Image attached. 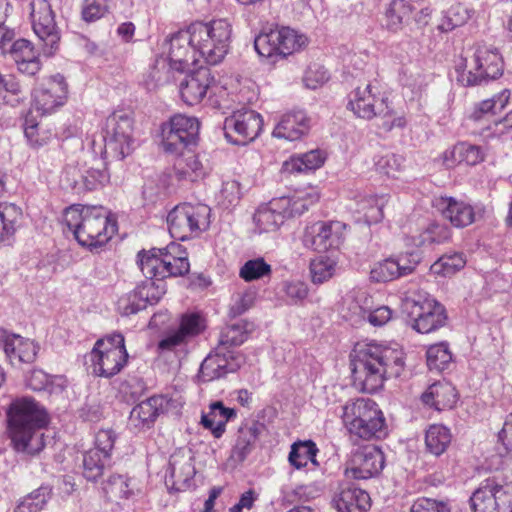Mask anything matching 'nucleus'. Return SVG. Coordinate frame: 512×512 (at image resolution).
Here are the masks:
<instances>
[{"label":"nucleus","mask_w":512,"mask_h":512,"mask_svg":"<svg viewBox=\"0 0 512 512\" xmlns=\"http://www.w3.org/2000/svg\"><path fill=\"white\" fill-rule=\"evenodd\" d=\"M100 156L93 148L92 151L84 152L83 161L79 168H68L66 174H71L72 170H78L79 178L73 179V187L79 191H92L105 186L110 181V175L107 171V163L103 157L102 146H99Z\"/></svg>","instance_id":"18"},{"label":"nucleus","mask_w":512,"mask_h":512,"mask_svg":"<svg viewBox=\"0 0 512 512\" xmlns=\"http://www.w3.org/2000/svg\"><path fill=\"white\" fill-rule=\"evenodd\" d=\"M346 225L340 221H317L306 225L302 243L316 252L337 249L344 241Z\"/></svg>","instance_id":"17"},{"label":"nucleus","mask_w":512,"mask_h":512,"mask_svg":"<svg viewBox=\"0 0 512 512\" xmlns=\"http://www.w3.org/2000/svg\"><path fill=\"white\" fill-rule=\"evenodd\" d=\"M103 490L112 500L129 499L141 492L135 479L112 475L105 482Z\"/></svg>","instance_id":"44"},{"label":"nucleus","mask_w":512,"mask_h":512,"mask_svg":"<svg viewBox=\"0 0 512 512\" xmlns=\"http://www.w3.org/2000/svg\"><path fill=\"white\" fill-rule=\"evenodd\" d=\"M320 198L316 188L310 187L304 190L296 191L290 196L277 198L279 206L282 207L285 218L302 215L315 204Z\"/></svg>","instance_id":"33"},{"label":"nucleus","mask_w":512,"mask_h":512,"mask_svg":"<svg viewBox=\"0 0 512 512\" xmlns=\"http://www.w3.org/2000/svg\"><path fill=\"white\" fill-rule=\"evenodd\" d=\"M339 315L343 320H391L393 313L388 306H376L369 293L362 288L349 291L339 306Z\"/></svg>","instance_id":"15"},{"label":"nucleus","mask_w":512,"mask_h":512,"mask_svg":"<svg viewBox=\"0 0 512 512\" xmlns=\"http://www.w3.org/2000/svg\"><path fill=\"white\" fill-rule=\"evenodd\" d=\"M240 183L235 179L225 180L219 194V203L225 207L235 206L241 198Z\"/></svg>","instance_id":"62"},{"label":"nucleus","mask_w":512,"mask_h":512,"mask_svg":"<svg viewBox=\"0 0 512 512\" xmlns=\"http://www.w3.org/2000/svg\"><path fill=\"white\" fill-rule=\"evenodd\" d=\"M404 162L403 156L387 153L376 158L375 168L377 172L394 178L404 168Z\"/></svg>","instance_id":"59"},{"label":"nucleus","mask_w":512,"mask_h":512,"mask_svg":"<svg viewBox=\"0 0 512 512\" xmlns=\"http://www.w3.org/2000/svg\"><path fill=\"white\" fill-rule=\"evenodd\" d=\"M475 14L468 6L457 3L452 5L444 14L439 28L443 32H449L456 27L466 24Z\"/></svg>","instance_id":"51"},{"label":"nucleus","mask_w":512,"mask_h":512,"mask_svg":"<svg viewBox=\"0 0 512 512\" xmlns=\"http://www.w3.org/2000/svg\"><path fill=\"white\" fill-rule=\"evenodd\" d=\"M261 425L257 422L242 425L238 430L236 443L232 449L231 457L242 462L253 450L258 439Z\"/></svg>","instance_id":"41"},{"label":"nucleus","mask_w":512,"mask_h":512,"mask_svg":"<svg viewBox=\"0 0 512 512\" xmlns=\"http://www.w3.org/2000/svg\"><path fill=\"white\" fill-rule=\"evenodd\" d=\"M245 362L244 356L217 346L215 353L209 354L200 366L203 381H212L237 371Z\"/></svg>","instance_id":"23"},{"label":"nucleus","mask_w":512,"mask_h":512,"mask_svg":"<svg viewBox=\"0 0 512 512\" xmlns=\"http://www.w3.org/2000/svg\"><path fill=\"white\" fill-rule=\"evenodd\" d=\"M210 214L211 209L206 204L183 203L177 205L167 216L168 230L173 238L188 239L209 227Z\"/></svg>","instance_id":"10"},{"label":"nucleus","mask_w":512,"mask_h":512,"mask_svg":"<svg viewBox=\"0 0 512 512\" xmlns=\"http://www.w3.org/2000/svg\"><path fill=\"white\" fill-rule=\"evenodd\" d=\"M63 220L78 243L91 250L105 245L116 232V223L101 206L72 205Z\"/></svg>","instance_id":"5"},{"label":"nucleus","mask_w":512,"mask_h":512,"mask_svg":"<svg viewBox=\"0 0 512 512\" xmlns=\"http://www.w3.org/2000/svg\"><path fill=\"white\" fill-rule=\"evenodd\" d=\"M307 42L306 35L289 27H281L257 35L254 48L260 57L275 62L300 51Z\"/></svg>","instance_id":"9"},{"label":"nucleus","mask_w":512,"mask_h":512,"mask_svg":"<svg viewBox=\"0 0 512 512\" xmlns=\"http://www.w3.org/2000/svg\"><path fill=\"white\" fill-rule=\"evenodd\" d=\"M465 264L466 259L462 253L445 254L431 265L430 272L436 276L449 277L464 268Z\"/></svg>","instance_id":"54"},{"label":"nucleus","mask_w":512,"mask_h":512,"mask_svg":"<svg viewBox=\"0 0 512 512\" xmlns=\"http://www.w3.org/2000/svg\"><path fill=\"white\" fill-rule=\"evenodd\" d=\"M68 98L65 78L54 75L40 82L32 92V106L41 115H50L62 107Z\"/></svg>","instance_id":"19"},{"label":"nucleus","mask_w":512,"mask_h":512,"mask_svg":"<svg viewBox=\"0 0 512 512\" xmlns=\"http://www.w3.org/2000/svg\"><path fill=\"white\" fill-rule=\"evenodd\" d=\"M436 206L445 219L457 228L466 227L476 220L477 212L469 203L453 197H441Z\"/></svg>","instance_id":"31"},{"label":"nucleus","mask_w":512,"mask_h":512,"mask_svg":"<svg viewBox=\"0 0 512 512\" xmlns=\"http://www.w3.org/2000/svg\"><path fill=\"white\" fill-rule=\"evenodd\" d=\"M89 359L94 375L110 378L118 374L128 361L123 335L112 334L97 340Z\"/></svg>","instance_id":"8"},{"label":"nucleus","mask_w":512,"mask_h":512,"mask_svg":"<svg viewBox=\"0 0 512 512\" xmlns=\"http://www.w3.org/2000/svg\"><path fill=\"white\" fill-rule=\"evenodd\" d=\"M510 91L503 90L492 98L485 99L478 103L470 114V119L474 122L488 120L491 116L501 112L508 104Z\"/></svg>","instance_id":"47"},{"label":"nucleus","mask_w":512,"mask_h":512,"mask_svg":"<svg viewBox=\"0 0 512 512\" xmlns=\"http://www.w3.org/2000/svg\"><path fill=\"white\" fill-rule=\"evenodd\" d=\"M310 129V120L302 110L284 114L273 130V136L280 139L295 141Z\"/></svg>","instance_id":"32"},{"label":"nucleus","mask_w":512,"mask_h":512,"mask_svg":"<svg viewBox=\"0 0 512 512\" xmlns=\"http://www.w3.org/2000/svg\"><path fill=\"white\" fill-rule=\"evenodd\" d=\"M328 71L320 64H311L305 72L304 84L309 89H317L329 80Z\"/></svg>","instance_id":"63"},{"label":"nucleus","mask_w":512,"mask_h":512,"mask_svg":"<svg viewBox=\"0 0 512 512\" xmlns=\"http://www.w3.org/2000/svg\"><path fill=\"white\" fill-rule=\"evenodd\" d=\"M347 107L354 115L365 120H371L374 117L385 118L391 115L387 97L372 83L355 88L350 94Z\"/></svg>","instance_id":"16"},{"label":"nucleus","mask_w":512,"mask_h":512,"mask_svg":"<svg viewBox=\"0 0 512 512\" xmlns=\"http://www.w3.org/2000/svg\"><path fill=\"white\" fill-rule=\"evenodd\" d=\"M51 498L49 487H40L26 495L15 508V512H41Z\"/></svg>","instance_id":"56"},{"label":"nucleus","mask_w":512,"mask_h":512,"mask_svg":"<svg viewBox=\"0 0 512 512\" xmlns=\"http://www.w3.org/2000/svg\"><path fill=\"white\" fill-rule=\"evenodd\" d=\"M424 404L436 410H445L454 407L457 401L455 387L447 381H438L430 385L421 395Z\"/></svg>","instance_id":"35"},{"label":"nucleus","mask_w":512,"mask_h":512,"mask_svg":"<svg viewBox=\"0 0 512 512\" xmlns=\"http://www.w3.org/2000/svg\"><path fill=\"white\" fill-rule=\"evenodd\" d=\"M420 262L415 252L399 253L375 262L370 269V279L377 283H386L414 272Z\"/></svg>","instance_id":"21"},{"label":"nucleus","mask_w":512,"mask_h":512,"mask_svg":"<svg viewBox=\"0 0 512 512\" xmlns=\"http://www.w3.org/2000/svg\"><path fill=\"white\" fill-rule=\"evenodd\" d=\"M452 360V354L445 343L435 344L427 350V365L430 370L442 371Z\"/></svg>","instance_id":"58"},{"label":"nucleus","mask_w":512,"mask_h":512,"mask_svg":"<svg viewBox=\"0 0 512 512\" xmlns=\"http://www.w3.org/2000/svg\"><path fill=\"white\" fill-rule=\"evenodd\" d=\"M14 61L18 71L29 76L36 75L41 69L39 53L33 43L27 39H17L5 50Z\"/></svg>","instance_id":"30"},{"label":"nucleus","mask_w":512,"mask_h":512,"mask_svg":"<svg viewBox=\"0 0 512 512\" xmlns=\"http://www.w3.org/2000/svg\"><path fill=\"white\" fill-rule=\"evenodd\" d=\"M104 154L122 160L133 150V121L124 113L116 112L106 120Z\"/></svg>","instance_id":"12"},{"label":"nucleus","mask_w":512,"mask_h":512,"mask_svg":"<svg viewBox=\"0 0 512 512\" xmlns=\"http://www.w3.org/2000/svg\"><path fill=\"white\" fill-rule=\"evenodd\" d=\"M351 200L353 211L368 225L379 223L384 218L383 209L388 203V194H366L358 192Z\"/></svg>","instance_id":"29"},{"label":"nucleus","mask_w":512,"mask_h":512,"mask_svg":"<svg viewBox=\"0 0 512 512\" xmlns=\"http://www.w3.org/2000/svg\"><path fill=\"white\" fill-rule=\"evenodd\" d=\"M195 475V468L189 455L178 451L171 455L165 475V482L176 491L190 487Z\"/></svg>","instance_id":"28"},{"label":"nucleus","mask_w":512,"mask_h":512,"mask_svg":"<svg viewBox=\"0 0 512 512\" xmlns=\"http://www.w3.org/2000/svg\"><path fill=\"white\" fill-rule=\"evenodd\" d=\"M174 171L178 180L190 182L198 181L206 175V168L199 157L190 152L176 159Z\"/></svg>","instance_id":"42"},{"label":"nucleus","mask_w":512,"mask_h":512,"mask_svg":"<svg viewBox=\"0 0 512 512\" xmlns=\"http://www.w3.org/2000/svg\"><path fill=\"white\" fill-rule=\"evenodd\" d=\"M32 29L42 42L46 56H52L59 48L60 32L55 14L48 0H31L29 3Z\"/></svg>","instance_id":"13"},{"label":"nucleus","mask_w":512,"mask_h":512,"mask_svg":"<svg viewBox=\"0 0 512 512\" xmlns=\"http://www.w3.org/2000/svg\"><path fill=\"white\" fill-rule=\"evenodd\" d=\"M450 430L440 424L429 426L425 435L426 449L435 456L443 454L451 443Z\"/></svg>","instance_id":"49"},{"label":"nucleus","mask_w":512,"mask_h":512,"mask_svg":"<svg viewBox=\"0 0 512 512\" xmlns=\"http://www.w3.org/2000/svg\"><path fill=\"white\" fill-rule=\"evenodd\" d=\"M473 512H512V486L487 479L470 497Z\"/></svg>","instance_id":"14"},{"label":"nucleus","mask_w":512,"mask_h":512,"mask_svg":"<svg viewBox=\"0 0 512 512\" xmlns=\"http://www.w3.org/2000/svg\"><path fill=\"white\" fill-rule=\"evenodd\" d=\"M399 81L403 87L411 90L413 94H420L428 85V75L415 63L404 65L399 74Z\"/></svg>","instance_id":"50"},{"label":"nucleus","mask_w":512,"mask_h":512,"mask_svg":"<svg viewBox=\"0 0 512 512\" xmlns=\"http://www.w3.org/2000/svg\"><path fill=\"white\" fill-rule=\"evenodd\" d=\"M7 418L9 437L17 452L35 455L44 448L41 429L47 424V414L34 400L16 399Z\"/></svg>","instance_id":"4"},{"label":"nucleus","mask_w":512,"mask_h":512,"mask_svg":"<svg viewBox=\"0 0 512 512\" xmlns=\"http://www.w3.org/2000/svg\"><path fill=\"white\" fill-rule=\"evenodd\" d=\"M318 448L312 441L298 442L291 446L289 453V463L296 469H301L310 461L313 465H318L316 455Z\"/></svg>","instance_id":"52"},{"label":"nucleus","mask_w":512,"mask_h":512,"mask_svg":"<svg viewBox=\"0 0 512 512\" xmlns=\"http://www.w3.org/2000/svg\"><path fill=\"white\" fill-rule=\"evenodd\" d=\"M214 82V77L206 67H199L185 76L180 82L179 92L181 99L189 106L202 102Z\"/></svg>","instance_id":"25"},{"label":"nucleus","mask_w":512,"mask_h":512,"mask_svg":"<svg viewBox=\"0 0 512 512\" xmlns=\"http://www.w3.org/2000/svg\"><path fill=\"white\" fill-rule=\"evenodd\" d=\"M210 411L202 415L201 423L207 429H210L214 437L220 438L225 432L226 423L236 416L232 408H227L221 401L210 404Z\"/></svg>","instance_id":"39"},{"label":"nucleus","mask_w":512,"mask_h":512,"mask_svg":"<svg viewBox=\"0 0 512 512\" xmlns=\"http://www.w3.org/2000/svg\"><path fill=\"white\" fill-rule=\"evenodd\" d=\"M204 328L201 322H172L162 331L157 349L161 352L173 351L176 347L187 344Z\"/></svg>","instance_id":"27"},{"label":"nucleus","mask_w":512,"mask_h":512,"mask_svg":"<svg viewBox=\"0 0 512 512\" xmlns=\"http://www.w3.org/2000/svg\"><path fill=\"white\" fill-rule=\"evenodd\" d=\"M163 402L164 399L161 396H153L140 402L132 409L130 420L135 426H149L158 416Z\"/></svg>","instance_id":"48"},{"label":"nucleus","mask_w":512,"mask_h":512,"mask_svg":"<svg viewBox=\"0 0 512 512\" xmlns=\"http://www.w3.org/2000/svg\"><path fill=\"white\" fill-rule=\"evenodd\" d=\"M138 265L143 275L149 280L127 297L119 300V310L126 316L145 308L147 303L158 302L166 292L163 279L183 276L190 269L186 250L182 245L174 242L164 248L140 252Z\"/></svg>","instance_id":"2"},{"label":"nucleus","mask_w":512,"mask_h":512,"mask_svg":"<svg viewBox=\"0 0 512 512\" xmlns=\"http://www.w3.org/2000/svg\"><path fill=\"white\" fill-rule=\"evenodd\" d=\"M310 272L312 281L321 284L333 276L335 261L326 256H319L311 261Z\"/></svg>","instance_id":"60"},{"label":"nucleus","mask_w":512,"mask_h":512,"mask_svg":"<svg viewBox=\"0 0 512 512\" xmlns=\"http://www.w3.org/2000/svg\"><path fill=\"white\" fill-rule=\"evenodd\" d=\"M111 0H85L82 6V18L94 22L104 17L110 10Z\"/></svg>","instance_id":"61"},{"label":"nucleus","mask_w":512,"mask_h":512,"mask_svg":"<svg viewBox=\"0 0 512 512\" xmlns=\"http://www.w3.org/2000/svg\"><path fill=\"white\" fill-rule=\"evenodd\" d=\"M285 216L282 207L276 199L260 205L254 213L253 222L259 233H271L279 229L284 223Z\"/></svg>","instance_id":"37"},{"label":"nucleus","mask_w":512,"mask_h":512,"mask_svg":"<svg viewBox=\"0 0 512 512\" xmlns=\"http://www.w3.org/2000/svg\"><path fill=\"white\" fill-rule=\"evenodd\" d=\"M262 126L261 115L244 107L234 111L224 121L225 135L235 144H246L254 140L260 134Z\"/></svg>","instance_id":"20"},{"label":"nucleus","mask_w":512,"mask_h":512,"mask_svg":"<svg viewBox=\"0 0 512 512\" xmlns=\"http://www.w3.org/2000/svg\"><path fill=\"white\" fill-rule=\"evenodd\" d=\"M333 502L339 512H363L370 507L369 494L353 485L342 486Z\"/></svg>","instance_id":"36"},{"label":"nucleus","mask_w":512,"mask_h":512,"mask_svg":"<svg viewBox=\"0 0 512 512\" xmlns=\"http://www.w3.org/2000/svg\"><path fill=\"white\" fill-rule=\"evenodd\" d=\"M22 217V210L13 203H0V244H10Z\"/></svg>","instance_id":"43"},{"label":"nucleus","mask_w":512,"mask_h":512,"mask_svg":"<svg viewBox=\"0 0 512 512\" xmlns=\"http://www.w3.org/2000/svg\"><path fill=\"white\" fill-rule=\"evenodd\" d=\"M254 330L253 322H226L219 335L220 349L242 345Z\"/></svg>","instance_id":"40"},{"label":"nucleus","mask_w":512,"mask_h":512,"mask_svg":"<svg viewBox=\"0 0 512 512\" xmlns=\"http://www.w3.org/2000/svg\"><path fill=\"white\" fill-rule=\"evenodd\" d=\"M483 160L482 148L466 142L458 143L443 153V162L449 168L461 163L476 165Z\"/></svg>","instance_id":"38"},{"label":"nucleus","mask_w":512,"mask_h":512,"mask_svg":"<svg viewBox=\"0 0 512 512\" xmlns=\"http://www.w3.org/2000/svg\"><path fill=\"white\" fill-rule=\"evenodd\" d=\"M412 7L406 0H392L385 5L380 19L381 26L397 33L409 23Z\"/></svg>","instance_id":"34"},{"label":"nucleus","mask_w":512,"mask_h":512,"mask_svg":"<svg viewBox=\"0 0 512 512\" xmlns=\"http://www.w3.org/2000/svg\"><path fill=\"white\" fill-rule=\"evenodd\" d=\"M24 134L29 145L35 149L48 145L55 136L49 125L36 121L31 114H28L25 118Z\"/></svg>","instance_id":"46"},{"label":"nucleus","mask_w":512,"mask_h":512,"mask_svg":"<svg viewBox=\"0 0 512 512\" xmlns=\"http://www.w3.org/2000/svg\"><path fill=\"white\" fill-rule=\"evenodd\" d=\"M0 344L3 346L6 357L13 366L23 363H32L37 356V345L17 334H9L0 330Z\"/></svg>","instance_id":"26"},{"label":"nucleus","mask_w":512,"mask_h":512,"mask_svg":"<svg viewBox=\"0 0 512 512\" xmlns=\"http://www.w3.org/2000/svg\"><path fill=\"white\" fill-rule=\"evenodd\" d=\"M200 123L196 117L176 114L161 126L163 149L171 154H179L194 144L199 133Z\"/></svg>","instance_id":"11"},{"label":"nucleus","mask_w":512,"mask_h":512,"mask_svg":"<svg viewBox=\"0 0 512 512\" xmlns=\"http://www.w3.org/2000/svg\"><path fill=\"white\" fill-rule=\"evenodd\" d=\"M324 155L320 150H311L307 153L291 156L282 165L284 173H302L320 168L324 163Z\"/></svg>","instance_id":"45"},{"label":"nucleus","mask_w":512,"mask_h":512,"mask_svg":"<svg viewBox=\"0 0 512 512\" xmlns=\"http://www.w3.org/2000/svg\"><path fill=\"white\" fill-rule=\"evenodd\" d=\"M352 374L363 392L374 393L388 378L399 377L405 369L401 348L369 343L357 346L351 355Z\"/></svg>","instance_id":"3"},{"label":"nucleus","mask_w":512,"mask_h":512,"mask_svg":"<svg viewBox=\"0 0 512 512\" xmlns=\"http://www.w3.org/2000/svg\"><path fill=\"white\" fill-rule=\"evenodd\" d=\"M410 512H450V510L442 501L422 497L413 503Z\"/></svg>","instance_id":"64"},{"label":"nucleus","mask_w":512,"mask_h":512,"mask_svg":"<svg viewBox=\"0 0 512 512\" xmlns=\"http://www.w3.org/2000/svg\"><path fill=\"white\" fill-rule=\"evenodd\" d=\"M383 452L374 445L358 448L351 456L345 473L355 479H369L378 475L384 468Z\"/></svg>","instance_id":"22"},{"label":"nucleus","mask_w":512,"mask_h":512,"mask_svg":"<svg viewBox=\"0 0 512 512\" xmlns=\"http://www.w3.org/2000/svg\"><path fill=\"white\" fill-rule=\"evenodd\" d=\"M402 312L409 320H447L446 308L429 295L418 294L416 297H405Z\"/></svg>","instance_id":"24"},{"label":"nucleus","mask_w":512,"mask_h":512,"mask_svg":"<svg viewBox=\"0 0 512 512\" xmlns=\"http://www.w3.org/2000/svg\"><path fill=\"white\" fill-rule=\"evenodd\" d=\"M271 265L268 264L262 257L248 260L240 268V277L249 282L264 278L271 274Z\"/></svg>","instance_id":"57"},{"label":"nucleus","mask_w":512,"mask_h":512,"mask_svg":"<svg viewBox=\"0 0 512 512\" xmlns=\"http://www.w3.org/2000/svg\"><path fill=\"white\" fill-rule=\"evenodd\" d=\"M342 419L349 433L361 439L379 438L384 434L385 419L373 400L358 398L347 402Z\"/></svg>","instance_id":"7"},{"label":"nucleus","mask_w":512,"mask_h":512,"mask_svg":"<svg viewBox=\"0 0 512 512\" xmlns=\"http://www.w3.org/2000/svg\"><path fill=\"white\" fill-rule=\"evenodd\" d=\"M231 38L232 26L226 19L194 22L163 42L155 69L169 66L183 72L200 60L209 65L219 64L229 52Z\"/></svg>","instance_id":"1"},{"label":"nucleus","mask_w":512,"mask_h":512,"mask_svg":"<svg viewBox=\"0 0 512 512\" xmlns=\"http://www.w3.org/2000/svg\"><path fill=\"white\" fill-rule=\"evenodd\" d=\"M24 98L19 82L11 75L0 73V103L16 107Z\"/></svg>","instance_id":"55"},{"label":"nucleus","mask_w":512,"mask_h":512,"mask_svg":"<svg viewBox=\"0 0 512 512\" xmlns=\"http://www.w3.org/2000/svg\"><path fill=\"white\" fill-rule=\"evenodd\" d=\"M109 459L99 450L89 449L83 455V476L89 481L97 480L103 475Z\"/></svg>","instance_id":"53"},{"label":"nucleus","mask_w":512,"mask_h":512,"mask_svg":"<svg viewBox=\"0 0 512 512\" xmlns=\"http://www.w3.org/2000/svg\"><path fill=\"white\" fill-rule=\"evenodd\" d=\"M457 80L464 86L478 85L502 75L503 60L497 48L481 44L475 48L472 59L460 58L455 64Z\"/></svg>","instance_id":"6"}]
</instances>
